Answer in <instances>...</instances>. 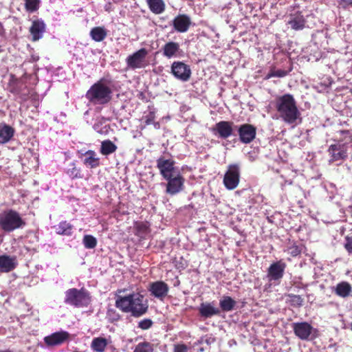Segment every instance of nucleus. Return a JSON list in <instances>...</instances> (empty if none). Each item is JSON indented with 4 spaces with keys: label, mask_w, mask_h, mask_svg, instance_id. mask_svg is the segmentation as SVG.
<instances>
[{
    "label": "nucleus",
    "mask_w": 352,
    "mask_h": 352,
    "mask_svg": "<svg viewBox=\"0 0 352 352\" xmlns=\"http://www.w3.org/2000/svg\"><path fill=\"white\" fill-rule=\"evenodd\" d=\"M116 307L123 312L131 313L135 317L142 316L148 309L144 297L139 293L131 294L126 296H118Z\"/></svg>",
    "instance_id": "f257e3e1"
},
{
    "label": "nucleus",
    "mask_w": 352,
    "mask_h": 352,
    "mask_svg": "<svg viewBox=\"0 0 352 352\" xmlns=\"http://www.w3.org/2000/svg\"><path fill=\"white\" fill-rule=\"evenodd\" d=\"M275 108L279 117L287 124H294L300 118L296 101L290 94H285L276 98Z\"/></svg>",
    "instance_id": "f03ea898"
},
{
    "label": "nucleus",
    "mask_w": 352,
    "mask_h": 352,
    "mask_svg": "<svg viewBox=\"0 0 352 352\" xmlns=\"http://www.w3.org/2000/svg\"><path fill=\"white\" fill-rule=\"evenodd\" d=\"M111 94L110 81L102 78L90 87L86 94V98L94 104H104L110 101Z\"/></svg>",
    "instance_id": "7ed1b4c3"
},
{
    "label": "nucleus",
    "mask_w": 352,
    "mask_h": 352,
    "mask_svg": "<svg viewBox=\"0 0 352 352\" xmlns=\"http://www.w3.org/2000/svg\"><path fill=\"white\" fill-rule=\"evenodd\" d=\"M25 225L19 213L13 210H7L0 213V228L6 232H12Z\"/></svg>",
    "instance_id": "20e7f679"
},
{
    "label": "nucleus",
    "mask_w": 352,
    "mask_h": 352,
    "mask_svg": "<svg viewBox=\"0 0 352 352\" xmlns=\"http://www.w3.org/2000/svg\"><path fill=\"white\" fill-rule=\"evenodd\" d=\"M65 302L76 307H87L90 302V297L87 291L83 289H69L65 292Z\"/></svg>",
    "instance_id": "39448f33"
},
{
    "label": "nucleus",
    "mask_w": 352,
    "mask_h": 352,
    "mask_svg": "<svg viewBox=\"0 0 352 352\" xmlns=\"http://www.w3.org/2000/svg\"><path fill=\"white\" fill-rule=\"evenodd\" d=\"M240 182V168L239 165L230 164L225 173L223 183L226 188L232 190L235 189Z\"/></svg>",
    "instance_id": "423d86ee"
},
{
    "label": "nucleus",
    "mask_w": 352,
    "mask_h": 352,
    "mask_svg": "<svg viewBox=\"0 0 352 352\" xmlns=\"http://www.w3.org/2000/svg\"><path fill=\"white\" fill-rule=\"evenodd\" d=\"M175 162L172 159H166L165 157H160L157 160V166L160 174L165 179H169L177 173L180 172L175 166Z\"/></svg>",
    "instance_id": "0eeeda50"
},
{
    "label": "nucleus",
    "mask_w": 352,
    "mask_h": 352,
    "mask_svg": "<svg viewBox=\"0 0 352 352\" xmlns=\"http://www.w3.org/2000/svg\"><path fill=\"white\" fill-rule=\"evenodd\" d=\"M286 267L287 264L282 259L272 263L267 271L268 280L279 283L284 276Z\"/></svg>",
    "instance_id": "6e6552de"
},
{
    "label": "nucleus",
    "mask_w": 352,
    "mask_h": 352,
    "mask_svg": "<svg viewBox=\"0 0 352 352\" xmlns=\"http://www.w3.org/2000/svg\"><path fill=\"white\" fill-rule=\"evenodd\" d=\"M147 55L148 51L142 48L129 56L126 60L128 67L133 69L144 67L148 64Z\"/></svg>",
    "instance_id": "1a4fd4ad"
},
{
    "label": "nucleus",
    "mask_w": 352,
    "mask_h": 352,
    "mask_svg": "<svg viewBox=\"0 0 352 352\" xmlns=\"http://www.w3.org/2000/svg\"><path fill=\"white\" fill-rule=\"evenodd\" d=\"M327 152L330 157L329 160V164L338 161H344L348 156L347 149L344 144H331L327 149Z\"/></svg>",
    "instance_id": "9d476101"
},
{
    "label": "nucleus",
    "mask_w": 352,
    "mask_h": 352,
    "mask_svg": "<svg viewBox=\"0 0 352 352\" xmlns=\"http://www.w3.org/2000/svg\"><path fill=\"white\" fill-rule=\"evenodd\" d=\"M165 179L167 181L166 191L168 194L173 195L183 190L185 178L180 172L177 173L174 176L170 177V178Z\"/></svg>",
    "instance_id": "9b49d317"
},
{
    "label": "nucleus",
    "mask_w": 352,
    "mask_h": 352,
    "mask_svg": "<svg viewBox=\"0 0 352 352\" xmlns=\"http://www.w3.org/2000/svg\"><path fill=\"white\" fill-rule=\"evenodd\" d=\"M171 72L176 78L184 82L188 81L191 76L190 66L181 61L173 63Z\"/></svg>",
    "instance_id": "f8f14e48"
},
{
    "label": "nucleus",
    "mask_w": 352,
    "mask_h": 352,
    "mask_svg": "<svg viewBox=\"0 0 352 352\" xmlns=\"http://www.w3.org/2000/svg\"><path fill=\"white\" fill-rule=\"evenodd\" d=\"M239 140L243 144H250L256 138V128L250 124H243L239 126Z\"/></svg>",
    "instance_id": "ddd939ff"
},
{
    "label": "nucleus",
    "mask_w": 352,
    "mask_h": 352,
    "mask_svg": "<svg viewBox=\"0 0 352 352\" xmlns=\"http://www.w3.org/2000/svg\"><path fill=\"white\" fill-rule=\"evenodd\" d=\"M234 122L230 121H220L215 124L211 131L221 139H227L233 133Z\"/></svg>",
    "instance_id": "4468645a"
},
{
    "label": "nucleus",
    "mask_w": 352,
    "mask_h": 352,
    "mask_svg": "<svg viewBox=\"0 0 352 352\" xmlns=\"http://www.w3.org/2000/svg\"><path fill=\"white\" fill-rule=\"evenodd\" d=\"M292 329L294 334L302 340H310L313 327L307 322H294Z\"/></svg>",
    "instance_id": "2eb2a0df"
},
{
    "label": "nucleus",
    "mask_w": 352,
    "mask_h": 352,
    "mask_svg": "<svg viewBox=\"0 0 352 352\" xmlns=\"http://www.w3.org/2000/svg\"><path fill=\"white\" fill-rule=\"evenodd\" d=\"M173 24L177 32H186L190 26L191 20L186 14H179L174 19Z\"/></svg>",
    "instance_id": "dca6fc26"
},
{
    "label": "nucleus",
    "mask_w": 352,
    "mask_h": 352,
    "mask_svg": "<svg viewBox=\"0 0 352 352\" xmlns=\"http://www.w3.org/2000/svg\"><path fill=\"white\" fill-rule=\"evenodd\" d=\"M199 315L205 318H211L213 316L219 315L221 310L214 307V302H202L199 307Z\"/></svg>",
    "instance_id": "f3484780"
},
{
    "label": "nucleus",
    "mask_w": 352,
    "mask_h": 352,
    "mask_svg": "<svg viewBox=\"0 0 352 352\" xmlns=\"http://www.w3.org/2000/svg\"><path fill=\"white\" fill-rule=\"evenodd\" d=\"M69 338V333L67 331H58L46 336L44 338L45 343L48 346L59 345L63 343Z\"/></svg>",
    "instance_id": "a211bd4d"
},
{
    "label": "nucleus",
    "mask_w": 352,
    "mask_h": 352,
    "mask_svg": "<svg viewBox=\"0 0 352 352\" xmlns=\"http://www.w3.org/2000/svg\"><path fill=\"white\" fill-rule=\"evenodd\" d=\"M45 31V24L41 20H36L32 22L30 32L32 36V41H36L43 37Z\"/></svg>",
    "instance_id": "6ab92c4d"
},
{
    "label": "nucleus",
    "mask_w": 352,
    "mask_h": 352,
    "mask_svg": "<svg viewBox=\"0 0 352 352\" xmlns=\"http://www.w3.org/2000/svg\"><path fill=\"white\" fill-rule=\"evenodd\" d=\"M288 24L294 30H301L305 28L306 20L304 16L300 12L290 15V19Z\"/></svg>",
    "instance_id": "aec40b11"
},
{
    "label": "nucleus",
    "mask_w": 352,
    "mask_h": 352,
    "mask_svg": "<svg viewBox=\"0 0 352 352\" xmlns=\"http://www.w3.org/2000/svg\"><path fill=\"white\" fill-rule=\"evenodd\" d=\"M84 164L89 168H95L100 165V158L96 153L92 150H89L84 153Z\"/></svg>",
    "instance_id": "412c9836"
},
{
    "label": "nucleus",
    "mask_w": 352,
    "mask_h": 352,
    "mask_svg": "<svg viewBox=\"0 0 352 352\" xmlns=\"http://www.w3.org/2000/svg\"><path fill=\"white\" fill-rule=\"evenodd\" d=\"M16 265V259L7 255L0 256V271L8 272L15 268Z\"/></svg>",
    "instance_id": "4be33fe9"
},
{
    "label": "nucleus",
    "mask_w": 352,
    "mask_h": 352,
    "mask_svg": "<svg viewBox=\"0 0 352 352\" xmlns=\"http://www.w3.org/2000/svg\"><path fill=\"white\" fill-rule=\"evenodd\" d=\"M14 135V129L6 124H0V144H6L8 142Z\"/></svg>",
    "instance_id": "5701e85b"
},
{
    "label": "nucleus",
    "mask_w": 352,
    "mask_h": 352,
    "mask_svg": "<svg viewBox=\"0 0 352 352\" xmlns=\"http://www.w3.org/2000/svg\"><path fill=\"white\" fill-rule=\"evenodd\" d=\"M352 291V287L346 281H342L338 283L334 289V293L341 297V298H346L349 296L351 292Z\"/></svg>",
    "instance_id": "b1692460"
},
{
    "label": "nucleus",
    "mask_w": 352,
    "mask_h": 352,
    "mask_svg": "<svg viewBox=\"0 0 352 352\" xmlns=\"http://www.w3.org/2000/svg\"><path fill=\"white\" fill-rule=\"evenodd\" d=\"M236 302L230 296H223L219 300V306L223 311H230L234 309Z\"/></svg>",
    "instance_id": "393cba45"
},
{
    "label": "nucleus",
    "mask_w": 352,
    "mask_h": 352,
    "mask_svg": "<svg viewBox=\"0 0 352 352\" xmlns=\"http://www.w3.org/2000/svg\"><path fill=\"white\" fill-rule=\"evenodd\" d=\"M107 35V30L103 27H95L92 28L90 32L91 38L96 42L103 41L106 38Z\"/></svg>",
    "instance_id": "a878e982"
},
{
    "label": "nucleus",
    "mask_w": 352,
    "mask_h": 352,
    "mask_svg": "<svg viewBox=\"0 0 352 352\" xmlns=\"http://www.w3.org/2000/svg\"><path fill=\"white\" fill-rule=\"evenodd\" d=\"M107 345V340L106 338L98 337L93 339L91 347L97 352H104Z\"/></svg>",
    "instance_id": "bb28decb"
},
{
    "label": "nucleus",
    "mask_w": 352,
    "mask_h": 352,
    "mask_svg": "<svg viewBox=\"0 0 352 352\" xmlns=\"http://www.w3.org/2000/svg\"><path fill=\"white\" fill-rule=\"evenodd\" d=\"M168 286L162 281H155V298L163 299L167 296Z\"/></svg>",
    "instance_id": "cd10ccee"
},
{
    "label": "nucleus",
    "mask_w": 352,
    "mask_h": 352,
    "mask_svg": "<svg viewBox=\"0 0 352 352\" xmlns=\"http://www.w3.org/2000/svg\"><path fill=\"white\" fill-rule=\"evenodd\" d=\"M179 49V45L177 43L168 42L164 46V54L166 56L170 58L176 54Z\"/></svg>",
    "instance_id": "c85d7f7f"
},
{
    "label": "nucleus",
    "mask_w": 352,
    "mask_h": 352,
    "mask_svg": "<svg viewBox=\"0 0 352 352\" xmlns=\"http://www.w3.org/2000/svg\"><path fill=\"white\" fill-rule=\"evenodd\" d=\"M117 149V146L110 140H104L101 144L100 153L102 155H108L113 153Z\"/></svg>",
    "instance_id": "c756f323"
},
{
    "label": "nucleus",
    "mask_w": 352,
    "mask_h": 352,
    "mask_svg": "<svg viewBox=\"0 0 352 352\" xmlns=\"http://www.w3.org/2000/svg\"><path fill=\"white\" fill-rule=\"evenodd\" d=\"M288 298L287 302L292 307H300L304 302V298L300 295L288 294L286 295Z\"/></svg>",
    "instance_id": "7c9ffc66"
},
{
    "label": "nucleus",
    "mask_w": 352,
    "mask_h": 352,
    "mask_svg": "<svg viewBox=\"0 0 352 352\" xmlns=\"http://www.w3.org/2000/svg\"><path fill=\"white\" fill-rule=\"evenodd\" d=\"M72 227L66 221L60 222L56 227V231L58 234L71 235Z\"/></svg>",
    "instance_id": "2f4dec72"
},
{
    "label": "nucleus",
    "mask_w": 352,
    "mask_h": 352,
    "mask_svg": "<svg viewBox=\"0 0 352 352\" xmlns=\"http://www.w3.org/2000/svg\"><path fill=\"white\" fill-rule=\"evenodd\" d=\"M84 246L87 249H93L96 246L97 240L91 235H85L82 239Z\"/></svg>",
    "instance_id": "473e14b6"
},
{
    "label": "nucleus",
    "mask_w": 352,
    "mask_h": 352,
    "mask_svg": "<svg viewBox=\"0 0 352 352\" xmlns=\"http://www.w3.org/2000/svg\"><path fill=\"white\" fill-rule=\"evenodd\" d=\"M303 246L297 245L296 243L287 248V253L293 257L300 255L302 252Z\"/></svg>",
    "instance_id": "72a5a7b5"
},
{
    "label": "nucleus",
    "mask_w": 352,
    "mask_h": 352,
    "mask_svg": "<svg viewBox=\"0 0 352 352\" xmlns=\"http://www.w3.org/2000/svg\"><path fill=\"white\" fill-rule=\"evenodd\" d=\"M39 0H25V9L30 12H35L39 8Z\"/></svg>",
    "instance_id": "f704fd0d"
},
{
    "label": "nucleus",
    "mask_w": 352,
    "mask_h": 352,
    "mask_svg": "<svg viewBox=\"0 0 352 352\" xmlns=\"http://www.w3.org/2000/svg\"><path fill=\"white\" fill-rule=\"evenodd\" d=\"M288 72L283 69L272 70L268 73V74L266 76V78L269 79L272 77L282 78L286 76Z\"/></svg>",
    "instance_id": "c9c22d12"
},
{
    "label": "nucleus",
    "mask_w": 352,
    "mask_h": 352,
    "mask_svg": "<svg viewBox=\"0 0 352 352\" xmlns=\"http://www.w3.org/2000/svg\"><path fill=\"white\" fill-rule=\"evenodd\" d=\"M134 352H153V348L149 343L139 344Z\"/></svg>",
    "instance_id": "e433bc0d"
},
{
    "label": "nucleus",
    "mask_w": 352,
    "mask_h": 352,
    "mask_svg": "<svg viewBox=\"0 0 352 352\" xmlns=\"http://www.w3.org/2000/svg\"><path fill=\"white\" fill-rule=\"evenodd\" d=\"M67 174L69 176L72 178H80V170L78 169L74 164H72V167L71 168H69L67 170Z\"/></svg>",
    "instance_id": "4c0bfd02"
},
{
    "label": "nucleus",
    "mask_w": 352,
    "mask_h": 352,
    "mask_svg": "<svg viewBox=\"0 0 352 352\" xmlns=\"http://www.w3.org/2000/svg\"><path fill=\"white\" fill-rule=\"evenodd\" d=\"M165 10V3L163 0H155V14H160Z\"/></svg>",
    "instance_id": "58836bf2"
},
{
    "label": "nucleus",
    "mask_w": 352,
    "mask_h": 352,
    "mask_svg": "<svg viewBox=\"0 0 352 352\" xmlns=\"http://www.w3.org/2000/svg\"><path fill=\"white\" fill-rule=\"evenodd\" d=\"M153 321L150 319H144L141 320L139 324L138 327L141 328L142 329H148L152 326Z\"/></svg>",
    "instance_id": "ea45409f"
},
{
    "label": "nucleus",
    "mask_w": 352,
    "mask_h": 352,
    "mask_svg": "<svg viewBox=\"0 0 352 352\" xmlns=\"http://www.w3.org/2000/svg\"><path fill=\"white\" fill-rule=\"evenodd\" d=\"M346 243L344 248L349 253L352 254V236H347L345 238Z\"/></svg>",
    "instance_id": "a19ab883"
},
{
    "label": "nucleus",
    "mask_w": 352,
    "mask_h": 352,
    "mask_svg": "<svg viewBox=\"0 0 352 352\" xmlns=\"http://www.w3.org/2000/svg\"><path fill=\"white\" fill-rule=\"evenodd\" d=\"M107 316L109 320L116 321L120 318V316L114 309H109L107 311Z\"/></svg>",
    "instance_id": "79ce46f5"
},
{
    "label": "nucleus",
    "mask_w": 352,
    "mask_h": 352,
    "mask_svg": "<svg viewBox=\"0 0 352 352\" xmlns=\"http://www.w3.org/2000/svg\"><path fill=\"white\" fill-rule=\"evenodd\" d=\"M188 348L184 344H177L174 345L173 352H188Z\"/></svg>",
    "instance_id": "37998d69"
},
{
    "label": "nucleus",
    "mask_w": 352,
    "mask_h": 352,
    "mask_svg": "<svg viewBox=\"0 0 352 352\" xmlns=\"http://www.w3.org/2000/svg\"><path fill=\"white\" fill-rule=\"evenodd\" d=\"M339 5L344 9H347L349 6L352 7V0H340Z\"/></svg>",
    "instance_id": "c03bdc74"
},
{
    "label": "nucleus",
    "mask_w": 352,
    "mask_h": 352,
    "mask_svg": "<svg viewBox=\"0 0 352 352\" xmlns=\"http://www.w3.org/2000/svg\"><path fill=\"white\" fill-rule=\"evenodd\" d=\"M341 134H346L347 136L346 138H348L350 142H352V132L349 130H342L340 131Z\"/></svg>",
    "instance_id": "a18cd8bd"
},
{
    "label": "nucleus",
    "mask_w": 352,
    "mask_h": 352,
    "mask_svg": "<svg viewBox=\"0 0 352 352\" xmlns=\"http://www.w3.org/2000/svg\"><path fill=\"white\" fill-rule=\"evenodd\" d=\"M150 10L154 12V0H146Z\"/></svg>",
    "instance_id": "49530a36"
},
{
    "label": "nucleus",
    "mask_w": 352,
    "mask_h": 352,
    "mask_svg": "<svg viewBox=\"0 0 352 352\" xmlns=\"http://www.w3.org/2000/svg\"><path fill=\"white\" fill-rule=\"evenodd\" d=\"M149 291L151 295H154V283H151L149 285Z\"/></svg>",
    "instance_id": "de8ad7c7"
},
{
    "label": "nucleus",
    "mask_w": 352,
    "mask_h": 352,
    "mask_svg": "<svg viewBox=\"0 0 352 352\" xmlns=\"http://www.w3.org/2000/svg\"><path fill=\"white\" fill-rule=\"evenodd\" d=\"M143 122H144L147 125L153 124V120L151 118H146L145 120L143 119Z\"/></svg>",
    "instance_id": "09e8293b"
},
{
    "label": "nucleus",
    "mask_w": 352,
    "mask_h": 352,
    "mask_svg": "<svg viewBox=\"0 0 352 352\" xmlns=\"http://www.w3.org/2000/svg\"><path fill=\"white\" fill-rule=\"evenodd\" d=\"M0 352H12V351L9 349H7V350H4V351H0Z\"/></svg>",
    "instance_id": "8fccbe9b"
},
{
    "label": "nucleus",
    "mask_w": 352,
    "mask_h": 352,
    "mask_svg": "<svg viewBox=\"0 0 352 352\" xmlns=\"http://www.w3.org/2000/svg\"><path fill=\"white\" fill-rule=\"evenodd\" d=\"M3 51V50L2 49V47L0 45V53H1Z\"/></svg>",
    "instance_id": "3c124183"
},
{
    "label": "nucleus",
    "mask_w": 352,
    "mask_h": 352,
    "mask_svg": "<svg viewBox=\"0 0 352 352\" xmlns=\"http://www.w3.org/2000/svg\"><path fill=\"white\" fill-rule=\"evenodd\" d=\"M115 2H118L120 0H113Z\"/></svg>",
    "instance_id": "603ef678"
},
{
    "label": "nucleus",
    "mask_w": 352,
    "mask_h": 352,
    "mask_svg": "<svg viewBox=\"0 0 352 352\" xmlns=\"http://www.w3.org/2000/svg\"><path fill=\"white\" fill-rule=\"evenodd\" d=\"M351 330H352V322H351Z\"/></svg>",
    "instance_id": "864d4df0"
}]
</instances>
